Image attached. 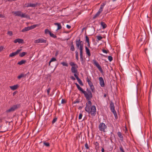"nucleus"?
I'll return each mask as SVG.
<instances>
[{"mask_svg":"<svg viewBox=\"0 0 152 152\" xmlns=\"http://www.w3.org/2000/svg\"><path fill=\"white\" fill-rule=\"evenodd\" d=\"M30 30V27L29 26L25 27L22 30V32H24Z\"/></svg>","mask_w":152,"mask_h":152,"instance_id":"nucleus-23","label":"nucleus"},{"mask_svg":"<svg viewBox=\"0 0 152 152\" xmlns=\"http://www.w3.org/2000/svg\"><path fill=\"white\" fill-rule=\"evenodd\" d=\"M61 64H62L63 66H68V64L66 62H62L61 63Z\"/></svg>","mask_w":152,"mask_h":152,"instance_id":"nucleus-35","label":"nucleus"},{"mask_svg":"<svg viewBox=\"0 0 152 152\" xmlns=\"http://www.w3.org/2000/svg\"><path fill=\"white\" fill-rule=\"evenodd\" d=\"M50 37L52 38H57L56 36L54 35L53 34V33H52L51 32L50 33Z\"/></svg>","mask_w":152,"mask_h":152,"instance_id":"nucleus-31","label":"nucleus"},{"mask_svg":"<svg viewBox=\"0 0 152 152\" xmlns=\"http://www.w3.org/2000/svg\"><path fill=\"white\" fill-rule=\"evenodd\" d=\"M26 75L27 74H24L22 73L18 77V78L19 79H20L21 77H25Z\"/></svg>","mask_w":152,"mask_h":152,"instance_id":"nucleus-26","label":"nucleus"},{"mask_svg":"<svg viewBox=\"0 0 152 152\" xmlns=\"http://www.w3.org/2000/svg\"><path fill=\"white\" fill-rule=\"evenodd\" d=\"M51 89L50 88H49L47 90V92L48 93V95L50 93V91Z\"/></svg>","mask_w":152,"mask_h":152,"instance_id":"nucleus-50","label":"nucleus"},{"mask_svg":"<svg viewBox=\"0 0 152 152\" xmlns=\"http://www.w3.org/2000/svg\"><path fill=\"white\" fill-rule=\"evenodd\" d=\"M93 64L95 65L97 68L101 72H103V70L100 66V65L95 60H93Z\"/></svg>","mask_w":152,"mask_h":152,"instance_id":"nucleus-6","label":"nucleus"},{"mask_svg":"<svg viewBox=\"0 0 152 152\" xmlns=\"http://www.w3.org/2000/svg\"><path fill=\"white\" fill-rule=\"evenodd\" d=\"M27 54V53L25 52H23L21 53H20L19 54V56L20 57H23L25 55Z\"/></svg>","mask_w":152,"mask_h":152,"instance_id":"nucleus-30","label":"nucleus"},{"mask_svg":"<svg viewBox=\"0 0 152 152\" xmlns=\"http://www.w3.org/2000/svg\"><path fill=\"white\" fill-rule=\"evenodd\" d=\"M85 38H86L85 41H86V42H87V43L88 42H89V38L87 36H86Z\"/></svg>","mask_w":152,"mask_h":152,"instance_id":"nucleus-37","label":"nucleus"},{"mask_svg":"<svg viewBox=\"0 0 152 152\" xmlns=\"http://www.w3.org/2000/svg\"><path fill=\"white\" fill-rule=\"evenodd\" d=\"M102 50L103 53H107L108 52H109V50H105L104 49H103Z\"/></svg>","mask_w":152,"mask_h":152,"instance_id":"nucleus-43","label":"nucleus"},{"mask_svg":"<svg viewBox=\"0 0 152 152\" xmlns=\"http://www.w3.org/2000/svg\"><path fill=\"white\" fill-rule=\"evenodd\" d=\"M87 43H88L87 46H88V47L89 48H90V42H87Z\"/></svg>","mask_w":152,"mask_h":152,"instance_id":"nucleus-58","label":"nucleus"},{"mask_svg":"<svg viewBox=\"0 0 152 152\" xmlns=\"http://www.w3.org/2000/svg\"><path fill=\"white\" fill-rule=\"evenodd\" d=\"M101 5H102V6H103L104 7L105 5V4L104 3H103L101 4Z\"/></svg>","mask_w":152,"mask_h":152,"instance_id":"nucleus-64","label":"nucleus"},{"mask_svg":"<svg viewBox=\"0 0 152 152\" xmlns=\"http://www.w3.org/2000/svg\"><path fill=\"white\" fill-rule=\"evenodd\" d=\"M86 81L88 83L91 82L90 79L88 77H87L86 78Z\"/></svg>","mask_w":152,"mask_h":152,"instance_id":"nucleus-52","label":"nucleus"},{"mask_svg":"<svg viewBox=\"0 0 152 152\" xmlns=\"http://www.w3.org/2000/svg\"><path fill=\"white\" fill-rule=\"evenodd\" d=\"M43 143L47 147H49L50 146V144L48 142H44Z\"/></svg>","mask_w":152,"mask_h":152,"instance_id":"nucleus-36","label":"nucleus"},{"mask_svg":"<svg viewBox=\"0 0 152 152\" xmlns=\"http://www.w3.org/2000/svg\"><path fill=\"white\" fill-rule=\"evenodd\" d=\"M18 87V85H14L12 86H10V88L12 90H15Z\"/></svg>","mask_w":152,"mask_h":152,"instance_id":"nucleus-18","label":"nucleus"},{"mask_svg":"<svg viewBox=\"0 0 152 152\" xmlns=\"http://www.w3.org/2000/svg\"><path fill=\"white\" fill-rule=\"evenodd\" d=\"M90 89L91 90V91L92 92H94V87L93 85H92V86H90Z\"/></svg>","mask_w":152,"mask_h":152,"instance_id":"nucleus-32","label":"nucleus"},{"mask_svg":"<svg viewBox=\"0 0 152 152\" xmlns=\"http://www.w3.org/2000/svg\"><path fill=\"white\" fill-rule=\"evenodd\" d=\"M107 128V126L103 122L100 123L98 126V128L100 131L105 132V130Z\"/></svg>","mask_w":152,"mask_h":152,"instance_id":"nucleus-4","label":"nucleus"},{"mask_svg":"<svg viewBox=\"0 0 152 152\" xmlns=\"http://www.w3.org/2000/svg\"><path fill=\"white\" fill-rule=\"evenodd\" d=\"M94 145L95 146V148L96 149H98L99 148V144L97 142H95Z\"/></svg>","mask_w":152,"mask_h":152,"instance_id":"nucleus-28","label":"nucleus"},{"mask_svg":"<svg viewBox=\"0 0 152 152\" xmlns=\"http://www.w3.org/2000/svg\"><path fill=\"white\" fill-rule=\"evenodd\" d=\"M66 103V101L64 99H62L61 103L62 104H64Z\"/></svg>","mask_w":152,"mask_h":152,"instance_id":"nucleus-49","label":"nucleus"},{"mask_svg":"<svg viewBox=\"0 0 152 152\" xmlns=\"http://www.w3.org/2000/svg\"><path fill=\"white\" fill-rule=\"evenodd\" d=\"M99 84L102 87H104L105 84L103 78L102 77H99Z\"/></svg>","mask_w":152,"mask_h":152,"instance_id":"nucleus-9","label":"nucleus"},{"mask_svg":"<svg viewBox=\"0 0 152 152\" xmlns=\"http://www.w3.org/2000/svg\"><path fill=\"white\" fill-rule=\"evenodd\" d=\"M78 67H77L76 66H74L72 67L71 69V71L72 73H74V74H76L77 73V68Z\"/></svg>","mask_w":152,"mask_h":152,"instance_id":"nucleus-13","label":"nucleus"},{"mask_svg":"<svg viewBox=\"0 0 152 152\" xmlns=\"http://www.w3.org/2000/svg\"><path fill=\"white\" fill-rule=\"evenodd\" d=\"M75 84L76 85L77 88H78V87L80 86L77 83H75Z\"/></svg>","mask_w":152,"mask_h":152,"instance_id":"nucleus-59","label":"nucleus"},{"mask_svg":"<svg viewBox=\"0 0 152 152\" xmlns=\"http://www.w3.org/2000/svg\"><path fill=\"white\" fill-rule=\"evenodd\" d=\"M39 26V24H37L32 25V26H30L29 27H30V30H31V29H32L35 28L36 27Z\"/></svg>","mask_w":152,"mask_h":152,"instance_id":"nucleus-25","label":"nucleus"},{"mask_svg":"<svg viewBox=\"0 0 152 152\" xmlns=\"http://www.w3.org/2000/svg\"><path fill=\"white\" fill-rule=\"evenodd\" d=\"M102 152H104V150L103 148H102V150H101Z\"/></svg>","mask_w":152,"mask_h":152,"instance_id":"nucleus-62","label":"nucleus"},{"mask_svg":"<svg viewBox=\"0 0 152 152\" xmlns=\"http://www.w3.org/2000/svg\"><path fill=\"white\" fill-rule=\"evenodd\" d=\"M3 48V47L2 46H1L0 47V52L2 50Z\"/></svg>","mask_w":152,"mask_h":152,"instance_id":"nucleus-57","label":"nucleus"},{"mask_svg":"<svg viewBox=\"0 0 152 152\" xmlns=\"http://www.w3.org/2000/svg\"><path fill=\"white\" fill-rule=\"evenodd\" d=\"M79 101L78 100H76V101H74L73 102V103H74V104H76V103H78L79 102Z\"/></svg>","mask_w":152,"mask_h":152,"instance_id":"nucleus-51","label":"nucleus"},{"mask_svg":"<svg viewBox=\"0 0 152 152\" xmlns=\"http://www.w3.org/2000/svg\"><path fill=\"white\" fill-rule=\"evenodd\" d=\"M70 50L73 51L75 50V47L73 44V42H72L71 44V47L70 48Z\"/></svg>","mask_w":152,"mask_h":152,"instance_id":"nucleus-21","label":"nucleus"},{"mask_svg":"<svg viewBox=\"0 0 152 152\" xmlns=\"http://www.w3.org/2000/svg\"><path fill=\"white\" fill-rule=\"evenodd\" d=\"M20 105L19 104L15 105L10 107L9 109L6 110L7 113H10L14 111L16 109L20 107Z\"/></svg>","mask_w":152,"mask_h":152,"instance_id":"nucleus-5","label":"nucleus"},{"mask_svg":"<svg viewBox=\"0 0 152 152\" xmlns=\"http://www.w3.org/2000/svg\"><path fill=\"white\" fill-rule=\"evenodd\" d=\"M76 59L77 60H78L79 59L78 56H76Z\"/></svg>","mask_w":152,"mask_h":152,"instance_id":"nucleus-61","label":"nucleus"},{"mask_svg":"<svg viewBox=\"0 0 152 152\" xmlns=\"http://www.w3.org/2000/svg\"><path fill=\"white\" fill-rule=\"evenodd\" d=\"M107 96V95H106V94H104V97H106Z\"/></svg>","mask_w":152,"mask_h":152,"instance_id":"nucleus-63","label":"nucleus"},{"mask_svg":"<svg viewBox=\"0 0 152 152\" xmlns=\"http://www.w3.org/2000/svg\"><path fill=\"white\" fill-rule=\"evenodd\" d=\"M96 37L98 40H100L102 39V37L101 36H97Z\"/></svg>","mask_w":152,"mask_h":152,"instance_id":"nucleus-41","label":"nucleus"},{"mask_svg":"<svg viewBox=\"0 0 152 152\" xmlns=\"http://www.w3.org/2000/svg\"><path fill=\"white\" fill-rule=\"evenodd\" d=\"M54 24L56 25H57L58 26V28L57 29V30L60 29L62 28V26L60 24V23H54Z\"/></svg>","mask_w":152,"mask_h":152,"instance_id":"nucleus-22","label":"nucleus"},{"mask_svg":"<svg viewBox=\"0 0 152 152\" xmlns=\"http://www.w3.org/2000/svg\"><path fill=\"white\" fill-rule=\"evenodd\" d=\"M76 45L77 49H79L80 52V61L83 62V43L80 40V38L77 39L76 40Z\"/></svg>","mask_w":152,"mask_h":152,"instance_id":"nucleus-2","label":"nucleus"},{"mask_svg":"<svg viewBox=\"0 0 152 152\" xmlns=\"http://www.w3.org/2000/svg\"><path fill=\"white\" fill-rule=\"evenodd\" d=\"M83 116V115L82 113H80L79 115L78 118L79 119H80L82 118V117Z\"/></svg>","mask_w":152,"mask_h":152,"instance_id":"nucleus-48","label":"nucleus"},{"mask_svg":"<svg viewBox=\"0 0 152 152\" xmlns=\"http://www.w3.org/2000/svg\"><path fill=\"white\" fill-rule=\"evenodd\" d=\"M120 150L122 152H125L124 151V150L122 146L120 147Z\"/></svg>","mask_w":152,"mask_h":152,"instance_id":"nucleus-45","label":"nucleus"},{"mask_svg":"<svg viewBox=\"0 0 152 152\" xmlns=\"http://www.w3.org/2000/svg\"><path fill=\"white\" fill-rule=\"evenodd\" d=\"M70 78L72 79L73 80H75V78L73 76H71L70 77Z\"/></svg>","mask_w":152,"mask_h":152,"instance_id":"nucleus-54","label":"nucleus"},{"mask_svg":"<svg viewBox=\"0 0 152 152\" xmlns=\"http://www.w3.org/2000/svg\"><path fill=\"white\" fill-rule=\"evenodd\" d=\"M66 27L68 29H70L71 28V26L68 25H67Z\"/></svg>","mask_w":152,"mask_h":152,"instance_id":"nucleus-56","label":"nucleus"},{"mask_svg":"<svg viewBox=\"0 0 152 152\" xmlns=\"http://www.w3.org/2000/svg\"><path fill=\"white\" fill-rule=\"evenodd\" d=\"M86 51V54L88 55L89 57H90L91 56V54L90 52V51L89 49L88 48L87 46H85Z\"/></svg>","mask_w":152,"mask_h":152,"instance_id":"nucleus-15","label":"nucleus"},{"mask_svg":"<svg viewBox=\"0 0 152 152\" xmlns=\"http://www.w3.org/2000/svg\"><path fill=\"white\" fill-rule=\"evenodd\" d=\"M87 91L88 92L87 95L88 97V99L87 98H86V97L85 98L88 101L86 103V106L85 107V110L88 114H90L92 116L94 117L96 114V107L95 105L91 106L92 103L90 100L93 97L91 92L88 89H87Z\"/></svg>","mask_w":152,"mask_h":152,"instance_id":"nucleus-1","label":"nucleus"},{"mask_svg":"<svg viewBox=\"0 0 152 152\" xmlns=\"http://www.w3.org/2000/svg\"><path fill=\"white\" fill-rule=\"evenodd\" d=\"M7 34L10 36H12L13 34L12 32L11 31H8Z\"/></svg>","mask_w":152,"mask_h":152,"instance_id":"nucleus-39","label":"nucleus"},{"mask_svg":"<svg viewBox=\"0 0 152 152\" xmlns=\"http://www.w3.org/2000/svg\"><path fill=\"white\" fill-rule=\"evenodd\" d=\"M47 40L46 39H45L43 38H39L35 40L34 41V42L35 43H46V42Z\"/></svg>","mask_w":152,"mask_h":152,"instance_id":"nucleus-7","label":"nucleus"},{"mask_svg":"<svg viewBox=\"0 0 152 152\" xmlns=\"http://www.w3.org/2000/svg\"><path fill=\"white\" fill-rule=\"evenodd\" d=\"M86 81L88 83L91 82L90 79L88 77H87L86 78Z\"/></svg>","mask_w":152,"mask_h":152,"instance_id":"nucleus-53","label":"nucleus"},{"mask_svg":"<svg viewBox=\"0 0 152 152\" xmlns=\"http://www.w3.org/2000/svg\"><path fill=\"white\" fill-rule=\"evenodd\" d=\"M102 12V11L99 10L96 14L93 16V19H94L100 15Z\"/></svg>","mask_w":152,"mask_h":152,"instance_id":"nucleus-14","label":"nucleus"},{"mask_svg":"<svg viewBox=\"0 0 152 152\" xmlns=\"http://www.w3.org/2000/svg\"><path fill=\"white\" fill-rule=\"evenodd\" d=\"M77 88L78 90L82 92L84 94L85 97H87V98L88 99V96L87 95V94H88V92L87 91L86 92L83 90V89L81 88L80 86Z\"/></svg>","mask_w":152,"mask_h":152,"instance_id":"nucleus-8","label":"nucleus"},{"mask_svg":"<svg viewBox=\"0 0 152 152\" xmlns=\"http://www.w3.org/2000/svg\"><path fill=\"white\" fill-rule=\"evenodd\" d=\"M4 16L3 15L0 14V18H4Z\"/></svg>","mask_w":152,"mask_h":152,"instance_id":"nucleus-60","label":"nucleus"},{"mask_svg":"<svg viewBox=\"0 0 152 152\" xmlns=\"http://www.w3.org/2000/svg\"><path fill=\"white\" fill-rule=\"evenodd\" d=\"M21 49L18 50L16 52L10 53L9 55V57H13L18 55L21 51Z\"/></svg>","mask_w":152,"mask_h":152,"instance_id":"nucleus-10","label":"nucleus"},{"mask_svg":"<svg viewBox=\"0 0 152 152\" xmlns=\"http://www.w3.org/2000/svg\"><path fill=\"white\" fill-rule=\"evenodd\" d=\"M118 137L120 138V140L122 141L123 140V137L122 133L120 132H118L117 133Z\"/></svg>","mask_w":152,"mask_h":152,"instance_id":"nucleus-16","label":"nucleus"},{"mask_svg":"<svg viewBox=\"0 0 152 152\" xmlns=\"http://www.w3.org/2000/svg\"><path fill=\"white\" fill-rule=\"evenodd\" d=\"M88 85H89V86H92V85H93V83H92V82L91 81L88 83Z\"/></svg>","mask_w":152,"mask_h":152,"instance_id":"nucleus-55","label":"nucleus"},{"mask_svg":"<svg viewBox=\"0 0 152 152\" xmlns=\"http://www.w3.org/2000/svg\"><path fill=\"white\" fill-rule=\"evenodd\" d=\"M113 113L115 119H116L118 118V116L117 115V113L115 111H113L112 112Z\"/></svg>","mask_w":152,"mask_h":152,"instance_id":"nucleus-34","label":"nucleus"},{"mask_svg":"<svg viewBox=\"0 0 152 152\" xmlns=\"http://www.w3.org/2000/svg\"><path fill=\"white\" fill-rule=\"evenodd\" d=\"M70 65L72 66V67L74 66H76L77 67H78L77 65L75 64L74 62H71L69 63Z\"/></svg>","mask_w":152,"mask_h":152,"instance_id":"nucleus-27","label":"nucleus"},{"mask_svg":"<svg viewBox=\"0 0 152 152\" xmlns=\"http://www.w3.org/2000/svg\"><path fill=\"white\" fill-rule=\"evenodd\" d=\"M135 73L136 74V76L137 78V77H140L141 75V72L138 69L137 70V72H136Z\"/></svg>","mask_w":152,"mask_h":152,"instance_id":"nucleus-20","label":"nucleus"},{"mask_svg":"<svg viewBox=\"0 0 152 152\" xmlns=\"http://www.w3.org/2000/svg\"><path fill=\"white\" fill-rule=\"evenodd\" d=\"M56 59L55 58H52L51 60H50V62H52V61H56Z\"/></svg>","mask_w":152,"mask_h":152,"instance_id":"nucleus-42","label":"nucleus"},{"mask_svg":"<svg viewBox=\"0 0 152 152\" xmlns=\"http://www.w3.org/2000/svg\"><path fill=\"white\" fill-rule=\"evenodd\" d=\"M57 118L56 117L54 118L53 120L52 123V124H54L57 120Z\"/></svg>","mask_w":152,"mask_h":152,"instance_id":"nucleus-38","label":"nucleus"},{"mask_svg":"<svg viewBox=\"0 0 152 152\" xmlns=\"http://www.w3.org/2000/svg\"><path fill=\"white\" fill-rule=\"evenodd\" d=\"M74 76L75 77L79 83L80 85L83 86V83H82V81L79 78L77 75L76 74H74Z\"/></svg>","mask_w":152,"mask_h":152,"instance_id":"nucleus-11","label":"nucleus"},{"mask_svg":"<svg viewBox=\"0 0 152 152\" xmlns=\"http://www.w3.org/2000/svg\"><path fill=\"white\" fill-rule=\"evenodd\" d=\"M38 4L37 3L35 4L29 3L30 7H35Z\"/></svg>","mask_w":152,"mask_h":152,"instance_id":"nucleus-29","label":"nucleus"},{"mask_svg":"<svg viewBox=\"0 0 152 152\" xmlns=\"http://www.w3.org/2000/svg\"><path fill=\"white\" fill-rule=\"evenodd\" d=\"M110 109L111 111L113 112V111H115V107L114 104L112 102H111L110 103Z\"/></svg>","mask_w":152,"mask_h":152,"instance_id":"nucleus-17","label":"nucleus"},{"mask_svg":"<svg viewBox=\"0 0 152 152\" xmlns=\"http://www.w3.org/2000/svg\"><path fill=\"white\" fill-rule=\"evenodd\" d=\"M101 25L104 29L106 28L107 27V25L104 22H102L101 23Z\"/></svg>","mask_w":152,"mask_h":152,"instance_id":"nucleus-24","label":"nucleus"},{"mask_svg":"<svg viewBox=\"0 0 152 152\" xmlns=\"http://www.w3.org/2000/svg\"><path fill=\"white\" fill-rule=\"evenodd\" d=\"M13 42L15 43L18 42L19 44L23 43L24 42L23 39L19 38L16 39Z\"/></svg>","mask_w":152,"mask_h":152,"instance_id":"nucleus-12","label":"nucleus"},{"mask_svg":"<svg viewBox=\"0 0 152 152\" xmlns=\"http://www.w3.org/2000/svg\"><path fill=\"white\" fill-rule=\"evenodd\" d=\"M26 62V61L25 60H22L20 61H19L17 64L19 65L25 64Z\"/></svg>","mask_w":152,"mask_h":152,"instance_id":"nucleus-19","label":"nucleus"},{"mask_svg":"<svg viewBox=\"0 0 152 152\" xmlns=\"http://www.w3.org/2000/svg\"><path fill=\"white\" fill-rule=\"evenodd\" d=\"M104 7H103V6H102V5H101L100 6V8L99 9V10H100L102 11Z\"/></svg>","mask_w":152,"mask_h":152,"instance_id":"nucleus-46","label":"nucleus"},{"mask_svg":"<svg viewBox=\"0 0 152 152\" xmlns=\"http://www.w3.org/2000/svg\"><path fill=\"white\" fill-rule=\"evenodd\" d=\"M108 59L110 61H111L113 60V57L111 56H108Z\"/></svg>","mask_w":152,"mask_h":152,"instance_id":"nucleus-40","label":"nucleus"},{"mask_svg":"<svg viewBox=\"0 0 152 152\" xmlns=\"http://www.w3.org/2000/svg\"><path fill=\"white\" fill-rule=\"evenodd\" d=\"M51 32L49 31V30L48 29H46L45 30V34H50V33Z\"/></svg>","mask_w":152,"mask_h":152,"instance_id":"nucleus-33","label":"nucleus"},{"mask_svg":"<svg viewBox=\"0 0 152 152\" xmlns=\"http://www.w3.org/2000/svg\"><path fill=\"white\" fill-rule=\"evenodd\" d=\"M12 13L16 16H20L22 18H28V15H26L25 13H22L20 11L13 12Z\"/></svg>","mask_w":152,"mask_h":152,"instance_id":"nucleus-3","label":"nucleus"},{"mask_svg":"<svg viewBox=\"0 0 152 152\" xmlns=\"http://www.w3.org/2000/svg\"><path fill=\"white\" fill-rule=\"evenodd\" d=\"M85 146L86 149H89V147L88 146V145L87 142L85 144Z\"/></svg>","mask_w":152,"mask_h":152,"instance_id":"nucleus-44","label":"nucleus"},{"mask_svg":"<svg viewBox=\"0 0 152 152\" xmlns=\"http://www.w3.org/2000/svg\"><path fill=\"white\" fill-rule=\"evenodd\" d=\"M24 7H30L29 3L25 4L24 5Z\"/></svg>","mask_w":152,"mask_h":152,"instance_id":"nucleus-47","label":"nucleus"}]
</instances>
